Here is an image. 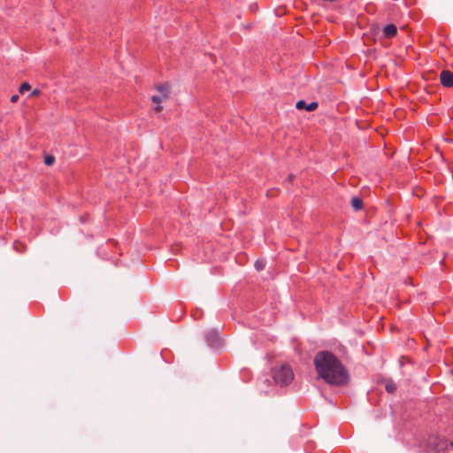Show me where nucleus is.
<instances>
[{"instance_id": "1", "label": "nucleus", "mask_w": 453, "mask_h": 453, "mask_svg": "<svg viewBox=\"0 0 453 453\" xmlns=\"http://www.w3.org/2000/svg\"><path fill=\"white\" fill-rule=\"evenodd\" d=\"M314 365L319 378L333 386H343L349 374L340 360L328 351H319L314 357Z\"/></svg>"}, {"instance_id": "2", "label": "nucleus", "mask_w": 453, "mask_h": 453, "mask_svg": "<svg viewBox=\"0 0 453 453\" xmlns=\"http://www.w3.org/2000/svg\"><path fill=\"white\" fill-rule=\"evenodd\" d=\"M273 378L277 385L287 386L294 380L292 368L288 365L276 366L272 370Z\"/></svg>"}, {"instance_id": "3", "label": "nucleus", "mask_w": 453, "mask_h": 453, "mask_svg": "<svg viewBox=\"0 0 453 453\" xmlns=\"http://www.w3.org/2000/svg\"><path fill=\"white\" fill-rule=\"evenodd\" d=\"M156 89L157 95L152 96L151 100L155 104V111H161L163 108L160 106V103L169 97L171 86L168 83L158 84L156 86Z\"/></svg>"}, {"instance_id": "4", "label": "nucleus", "mask_w": 453, "mask_h": 453, "mask_svg": "<svg viewBox=\"0 0 453 453\" xmlns=\"http://www.w3.org/2000/svg\"><path fill=\"white\" fill-rule=\"evenodd\" d=\"M318 105L317 102H311L307 104L304 100H299L296 104V108L298 111H312L318 108Z\"/></svg>"}, {"instance_id": "5", "label": "nucleus", "mask_w": 453, "mask_h": 453, "mask_svg": "<svg viewBox=\"0 0 453 453\" xmlns=\"http://www.w3.org/2000/svg\"><path fill=\"white\" fill-rule=\"evenodd\" d=\"M206 341L212 347H218L220 344L219 334L215 330H210L206 333Z\"/></svg>"}, {"instance_id": "6", "label": "nucleus", "mask_w": 453, "mask_h": 453, "mask_svg": "<svg viewBox=\"0 0 453 453\" xmlns=\"http://www.w3.org/2000/svg\"><path fill=\"white\" fill-rule=\"evenodd\" d=\"M441 82L443 86L453 87V73L449 71H442L440 76Z\"/></svg>"}, {"instance_id": "7", "label": "nucleus", "mask_w": 453, "mask_h": 453, "mask_svg": "<svg viewBox=\"0 0 453 453\" xmlns=\"http://www.w3.org/2000/svg\"><path fill=\"white\" fill-rule=\"evenodd\" d=\"M397 33V28L395 25L389 24L386 26L383 29V35L386 37L392 38L394 37Z\"/></svg>"}, {"instance_id": "8", "label": "nucleus", "mask_w": 453, "mask_h": 453, "mask_svg": "<svg viewBox=\"0 0 453 453\" xmlns=\"http://www.w3.org/2000/svg\"><path fill=\"white\" fill-rule=\"evenodd\" d=\"M430 444H434V449L437 450V451H441V450H444L447 449V442L445 441H439L438 442H436L435 441H431Z\"/></svg>"}, {"instance_id": "9", "label": "nucleus", "mask_w": 453, "mask_h": 453, "mask_svg": "<svg viewBox=\"0 0 453 453\" xmlns=\"http://www.w3.org/2000/svg\"><path fill=\"white\" fill-rule=\"evenodd\" d=\"M351 205L354 208V210L358 211L362 208V205H363L362 200L358 197H353L351 199Z\"/></svg>"}, {"instance_id": "10", "label": "nucleus", "mask_w": 453, "mask_h": 453, "mask_svg": "<svg viewBox=\"0 0 453 453\" xmlns=\"http://www.w3.org/2000/svg\"><path fill=\"white\" fill-rule=\"evenodd\" d=\"M30 90L31 86L28 82H23L19 88V92L22 95Z\"/></svg>"}, {"instance_id": "11", "label": "nucleus", "mask_w": 453, "mask_h": 453, "mask_svg": "<svg viewBox=\"0 0 453 453\" xmlns=\"http://www.w3.org/2000/svg\"><path fill=\"white\" fill-rule=\"evenodd\" d=\"M55 162V157L51 155H46L44 157V164L46 165H52Z\"/></svg>"}, {"instance_id": "12", "label": "nucleus", "mask_w": 453, "mask_h": 453, "mask_svg": "<svg viewBox=\"0 0 453 453\" xmlns=\"http://www.w3.org/2000/svg\"><path fill=\"white\" fill-rule=\"evenodd\" d=\"M386 389L389 393H393L395 390V386L393 382H387L386 383Z\"/></svg>"}, {"instance_id": "13", "label": "nucleus", "mask_w": 453, "mask_h": 453, "mask_svg": "<svg viewBox=\"0 0 453 453\" xmlns=\"http://www.w3.org/2000/svg\"><path fill=\"white\" fill-rule=\"evenodd\" d=\"M255 266H256L257 271H261V270H263L265 268V263L263 261L257 260L255 263Z\"/></svg>"}, {"instance_id": "14", "label": "nucleus", "mask_w": 453, "mask_h": 453, "mask_svg": "<svg viewBox=\"0 0 453 453\" xmlns=\"http://www.w3.org/2000/svg\"><path fill=\"white\" fill-rule=\"evenodd\" d=\"M41 93L42 91L40 89L35 88L31 91L30 96H38L41 95Z\"/></svg>"}, {"instance_id": "15", "label": "nucleus", "mask_w": 453, "mask_h": 453, "mask_svg": "<svg viewBox=\"0 0 453 453\" xmlns=\"http://www.w3.org/2000/svg\"><path fill=\"white\" fill-rule=\"evenodd\" d=\"M18 100H19V96H18V95H13V96L11 97V102H12V103H16Z\"/></svg>"}]
</instances>
